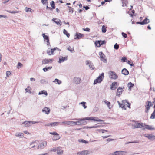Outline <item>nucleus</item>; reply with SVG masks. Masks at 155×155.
I'll return each instance as SVG.
<instances>
[{
  "instance_id": "f3484780",
  "label": "nucleus",
  "mask_w": 155,
  "mask_h": 155,
  "mask_svg": "<svg viewBox=\"0 0 155 155\" xmlns=\"http://www.w3.org/2000/svg\"><path fill=\"white\" fill-rule=\"evenodd\" d=\"M68 59V56L65 57H62L59 58L58 62L60 63L64 62L65 61L67 60Z\"/></svg>"
},
{
  "instance_id": "69168bd1",
  "label": "nucleus",
  "mask_w": 155,
  "mask_h": 155,
  "mask_svg": "<svg viewBox=\"0 0 155 155\" xmlns=\"http://www.w3.org/2000/svg\"><path fill=\"white\" fill-rule=\"evenodd\" d=\"M131 13H132L130 14V15L131 17H133L134 16V14L135 13V11L134 10H132Z\"/></svg>"
},
{
  "instance_id": "5fc2aeb1",
  "label": "nucleus",
  "mask_w": 155,
  "mask_h": 155,
  "mask_svg": "<svg viewBox=\"0 0 155 155\" xmlns=\"http://www.w3.org/2000/svg\"><path fill=\"white\" fill-rule=\"evenodd\" d=\"M127 63L131 66H134L133 63L132 62H131L129 60L127 61Z\"/></svg>"
},
{
  "instance_id": "a211bd4d",
  "label": "nucleus",
  "mask_w": 155,
  "mask_h": 155,
  "mask_svg": "<svg viewBox=\"0 0 155 155\" xmlns=\"http://www.w3.org/2000/svg\"><path fill=\"white\" fill-rule=\"evenodd\" d=\"M50 109L49 108H48L46 107H45L43 108V109L42 110V112H45V114H49V113L50 112Z\"/></svg>"
},
{
  "instance_id": "72a5a7b5",
  "label": "nucleus",
  "mask_w": 155,
  "mask_h": 155,
  "mask_svg": "<svg viewBox=\"0 0 155 155\" xmlns=\"http://www.w3.org/2000/svg\"><path fill=\"white\" fill-rule=\"evenodd\" d=\"M50 5L51 7V8H52L53 9H54L55 8V4L54 2L52 1L51 2H50Z\"/></svg>"
},
{
  "instance_id": "dca6fc26",
  "label": "nucleus",
  "mask_w": 155,
  "mask_h": 155,
  "mask_svg": "<svg viewBox=\"0 0 155 155\" xmlns=\"http://www.w3.org/2000/svg\"><path fill=\"white\" fill-rule=\"evenodd\" d=\"M81 79L80 78L75 77L74 78L73 81L77 84H79L80 83Z\"/></svg>"
},
{
  "instance_id": "bb28decb",
  "label": "nucleus",
  "mask_w": 155,
  "mask_h": 155,
  "mask_svg": "<svg viewBox=\"0 0 155 155\" xmlns=\"http://www.w3.org/2000/svg\"><path fill=\"white\" fill-rule=\"evenodd\" d=\"M90 153V152L88 150H85L81 151L82 155H87Z\"/></svg>"
},
{
  "instance_id": "393cba45",
  "label": "nucleus",
  "mask_w": 155,
  "mask_h": 155,
  "mask_svg": "<svg viewBox=\"0 0 155 155\" xmlns=\"http://www.w3.org/2000/svg\"><path fill=\"white\" fill-rule=\"evenodd\" d=\"M52 68V66H49L48 67H46L43 68L42 70L44 72H46L49 70H51Z\"/></svg>"
},
{
  "instance_id": "7c9ffc66",
  "label": "nucleus",
  "mask_w": 155,
  "mask_h": 155,
  "mask_svg": "<svg viewBox=\"0 0 155 155\" xmlns=\"http://www.w3.org/2000/svg\"><path fill=\"white\" fill-rule=\"evenodd\" d=\"M78 120H80L81 123H84V124H81V125H85L87 124V122L85 121V120L84 119V118L79 119Z\"/></svg>"
},
{
  "instance_id": "aec40b11",
  "label": "nucleus",
  "mask_w": 155,
  "mask_h": 155,
  "mask_svg": "<svg viewBox=\"0 0 155 155\" xmlns=\"http://www.w3.org/2000/svg\"><path fill=\"white\" fill-rule=\"evenodd\" d=\"M121 73L124 75H127L129 74V71L125 68H123L121 71Z\"/></svg>"
},
{
  "instance_id": "13d9d810",
  "label": "nucleus",
  "mask_w": 155,
  "mask_h": 155,
  "mask_svg": "<svg viewBox=\"0 0 155 155\" xmlns=\"http://www.w3.org/2000/svg\"><path fill=\"white\" fill-rule=\"evenodd\" d=\"M48 0H41V2L43 4H45L46 3H48L47 1Z\"/></svg>"
},
{
  "instance_id": "603ef678",
  "label": "nucleus",
  "mask_w": 155,
  "mask_h": 155,
  "mask_svg": "<svg viewBox=\"0 0 155 155\" xmlns=\"http://www.w3.org/2000/svg\"><path fill=\"white\" fill-rule=\"evenodd\" d=\"M81 104H82V106L84 107V108L85 109L87 107L85 105L86 102H81Z\"/></svg>"
},
{
  "instance_id": "0e129e2a",
  "label": "nucleus",
  "mask_w": 155,
  "mask_h": 155,
  "mask_svg": "<svg viewBox=\"0 0 155 155\" xmlns=\"http://www.w3.org/2000/svg\"><path fill=\"white\" fill-rule=\"evenodd\" d=\"M71 48V47L69 46L67 50H68L69 51L73 53V52H74L75 51H74V49L73 50H72L71 49H70V48Z\"/></svg>"
},
{
  "instance_id": "20e7f679",
  "label": "nucleus",
  "mask_w": 155,
  "mask_h": 155,
  "mask_svg": "<svg viewBox=\"0 0 155 155\" xmlns=\"http://www.w3.org/2000/svg\"><path fill=\"white\" fill-rule=\"evenodd\" d=\"M42 35L43 36L44 40L45 42H46L47 43V45L48 46H50L51 47L50 43L49 42V37L45 35V33H43L42 34Z\"/></svg>"
},
{
  "instance_id": "c756f323",
  "label": "nucleus",
  "mask_w": 155,
  "mask_h": 155,
  "mask_svg": "<svg viewBox=\"0 0 155 155\" xmlns=\"http://www.w3.org/2000/svg\"><path fill=\"white\" fill-rule=\"evenodd\" d=\"M53 82H55L56 84H60L62 83L61 81L59 80V79L56 78L55 80L53 81Z\"/></svg>"
},
{
  "instance_id": "f704fd0d",
  "label": "nucleus",
  "mask_w": 155,
  "mask_h": 155,
  "mask_svg": "<svg viewBox=\"0 0 155 155\" xmlns=\"http://www.w3.org/2000/svg\"><path fill=\"white\" fill-rule=\"evenodd\" d=\"M78 141L79 142H82V143L85 144H87L88 143V141H86L84 139L79 140Z\"/></svg>"
},
{
  "instance_id": "473e14b6",
  "label": "nucleus",
  "mask_w": 155,
  "mask_h": 155,
  "mask_svg": "<svg viewBox=\"0 0 155 155\" xmlns=\"http://www.w3.org/2000/svg\"><path fill=\"white\" fill-rule=\"evenodd\" d=\"M63 32L64 34L66 35L67 37L68 38H69L70 37V34L68 32L67 30L65 29H64L63 30Z\"/></svg>"
},
{
  "instance_id": "58836bf2",
  "label": "nucleus",
  "mask_w": 155,
  "mask_h": 155,
  "mask_svg": "<svg viewBox=\"0 0 155 155\" xmlns=\"http://www.w3.org/2000/svg\"><path fill=\"white\" fill-rule=\"evenodd\" d=\"M102 31L103 33H105L106 31V28L104 25L102 26Z\"/></svg>"
},
{
  "instance_id": "4c0bfd02",
  "label": "nucleus",
  "mask_w": 155,
  "mask_h": 155,
  "mask_svg": "<svg viewBox=\"0 0 155 155\" xmlns=\"http://www.w3.org/2000/svg\"><path fill=\"white\" fill-rule=\"evenodd\" d=\"M100 40H98L97 41H96L95 42V45L97 46L98 47H99L100 46H99V45H100Z\"/></svg>"
},
{
  "instance_id": "c9c22d12",
  "label": "nucleus",
  "mask_w": 155,
  "mask_h": 155,
  "mask_svg": "<svg viewBox=\"0 0 155 155\" xmlns=\"http://www.w3.org/2000/svg\"><path fill=\"white\" fill-rule=\"evenodd\" d=\"M15 135L20 137H21L23 136V134L22 133H16L15 134Z\"/></svg>"
},
{
  "instance_id": "f8f14e48",
  "label": "nucleus",
  "mask_w": 155,
  "mask_h": 155,
  "mask_svg": "<svg viewBox=\"0 0 155 155\" xmlns=\"http://www.w3.org/2000/svg\"><path fill=\"white\" fill-rule=\"evenodd\" d=\"M86 62L87 65H89V66L90 69L92 70H94V69H95L93 64L91 61H87Z\"/></svg>"
},
{
  "instance_id": "9b49d317",
  "label": "nucleus",
  "mask_w": 155,
  "mask_h": 155,
  "mask_svg": "<svg viewBox=\"0 0 155 155\" xmlns=\"http://www.w3.org/2000/svg\"><path fill=\"white\" fill-rule=\"evenodd\" d=\"M53 61V60L52 59H45L42 61V64H47L48 63H51Z\"/></svg>"
},
{
  "instance_id": "c85d7f7f",
  "label": "nucleus",
  "mask_w": 155,
  "mask_h": 155,
  "mask_svg": "<svg viewBox=\"0 0 155 155\" xmlns=\"http://www.w3.org/2000/svg\"><path fill=\"white\" fill-rule=\"evenodd\" d=\"M146 103L147 104L145 105V107H150V106L152 105L151 102L150 101H147Z\"/></svg>"
},
{
  "instance_id": "6e6552de",
  "label": "nucleus",
  "mask_w": 155,
  "mask_h": 155,
  "mask_svg": "<svg viewBox=\"0 0 155 155\" xmlns=\"http://www.w3.org/2000/svg\"><path fill=\"white\" fill-rule=\"evenodd\" d=\"M84 36V35L78 32H76L74 35V39L78 40Z\"/></svg>"
},
{
  "instance_id": "79ce46f5",
  "label": "nucleus",
  "mask_w": 155,
  "mask_h": 155,
  "mask_svg": "<svg viewBox=\"0 0 155 155\" xmlns=\"http://www.w3.org/2000/svg\"><path fill=\"white\" fill-rule=\"evenodd\" d=\"M22 66H23V65L20 62H18V64L17 67L18 69H20L21 68V67Z\"/></svg>"
},
{
  "instance_id": "f257e3e1",
  "label": "nucleus",
  "mask_w": 155,
  "mask_h": 155,
  "mask_svg": "<svg viewBox=\"0 0 155 155\" xmlns=\"http://www.w3.org/2000/svg\"><path fill=\"white\" fill-rule=\"evenodd\" d=\"M104 73H102L97 78L95 79L94 82V84H96L98 83H100L101 82L104 78Z\"/></svg>"
},
{
  "instance_id": "a18cd8bd",
  "label": "nucleus",
  "mask_w": 155,
  "mask_h": 155,
  "mask_svg": "<svg viewBox=\"0 0 155 155\" xmlns=\"http://www.w3.org/2000/svg\"><path fill=\"white\" fill-rule=\"evenodd\" d=\"M121 60L122 62H124L127 61V59L126 57H123L121 59Z\"/></svg>"
},
{
  "instance_id": "de8ad7c7",
  "label": "nucleus",
  "mask_w": 155,
  "mask_h": 155,
  "mask_svg": "<svg viewBox=\"0 0 155 155\" xmlns=\"http://www.w3.org/2000/svg\"><path fill=\"white\" fill-rule=\"evenodd\" d=\"M7 12L9 13H11L12 14L18 13L19 12L18 11H8Z\"/></svg>"
},
{
  "instance_id": "6ab92c4d",
  "label": "nucleus",
  "mask_w": 155,
  "mask_h": 155,
  "mask_svg": "<svg viewBox=\"0 0 155 155\" xmlns=\"http://www.w3.org/2000/svg\"><path fill=\"white\" fill-rule=\"evenodd\" d=\"M144 125L146 127L144 129H147L150 130H155V128L152 127V126L146 125L145 124H144Z\"/></svg>"
},
{
  "instance_id": "8fccbe9b",
  "label": "nucleus",
  "mask_w": 155,
  "mask_h": 155,
  "mask_svg": "<svg viewBox=\"0 0 155 155\" xmlns=\"http://www.w3.org/2000/svg\"><path fill=\"white\" fill-rule=\"evenodd\" d=\"M58 48L57 47H55L54 48H52L51 49V54H52V55H53L54 54L53 53L54 52V51H55L56 49H58Z\"/></svg>"
},
{
  "instance_id": "09e8293b",
  "label": "nucleus",
  "mask_w": 155,
  "mask_h": 155,
  "mask_svg": "<svg viewBox=\"0 0 155 155\" xmlns=\"http://www.w3.org/2000/svg\"><path fill=\"white\" fill-rule=\"evenodd\" d=\"M119 46L118 44L117 43H116L114 46V48L115 49L117 50L119 48Z\"/></svg>"
},
{
  "instance_id": "e2e57ef3",
  "label": "nucleus",
  "mask_w": 155,
  "mask_h": 155,
  "mask_svg": "<svg viewBox=\"0 0 155 155\" xmlns=\"http://www.w3.org/2000/svg\"><path fill=\"white\" fill-rule=\"evenodd\" d=\"M11 74V73L10 71H8L6 72V75L7 77H9Z\"/></svg>"
},
{
  "instance_id": "4be33fe9",
  "label": "nucleus",
  "mask_w": 155,
  "mask_h": 155,
  "mask_svg": "<svg viewBox=\"0 0 155 155\" xmlns=\"http://www.w3.org/2000/svg\"><path fill=\"white\" fill-rule=\"evenodd\" d=\"M102 126H103L102 125L100 124V125H97V124H96V125L95 126H91V127L86 126V127L85 128H98V127H102Z\"/></svg>"
},
{
  "instance_id": "0eeeda50",
  "label": "nucleus",
  "mask_w": 155,
  "mask_h": 155,
  "mask_svg": "<svg viewBox=\"0 0 155 155\" xmlns=\"http://www.w3.org/2000/svg\"><path fill=\"white\" fill-rule=\"evenodd\" d=\"M136 124H134L132 125L133 127L134 128H141L144 127L143 123H138L137 121H134Z\"/></svg>"
},
{
  "instance_id": "c03bdc74",
  "label": "nucleus",
  "mask_w": 155,
  "mask_h": 155,
  "mask_svg": "<svg viewBox=\"0 0 155 155\" xmlns=\"http://www.w3.org/2000/svg\"><path fill=\"white\" fill-rule=\"evenodd\" d=\"M31 10L32 9H31L27 7H26L25 9V11L27 12H31Z\"/></svg>"
},
{
  "instance_id": "b1692460",
  "label": "nucleus",
  "mask_w": 155,
  "mask_h": 155,
  "mask_svg": "<svg viewBox=\"0 0 155 155\" xmlns=\"http://www.w3.org/2000/svg\"><path fill=\"white\" fill-rule=\"evenodd\" d=\"M57 153L58 154L62 153V150H61V147H58L57 148Z\"/></svg>"
},
{
  "instance_id": "052dcab7",
  "label": "nucleus",
  "mask_w": 155,
  "mask_h": 155,
  "mask_svg": "<svg viewBox=\"0 0 155 155\" xmlns=\"http://www.w3.org/2000/svg\"><path fill=\"white\" fill-rule=\"evenodd\" d=\"M89 6H85L84 5L83 6V8H84L86 10H87L88 9H90V7H89Z\"/></svg>"
},
{
  "instance_id": "ea45409f",
  "label": "nucleus",
  "mask_w": 155,
  "mask_h": 155,
  "mask_svg": "<svg viewBox=\"0 0 155 155\" xmlns=\"http://www.w3.org/2000/svg\"><path fill=\"white\" fill-rule=\"evenodd\" d=\"M68 7L69 8V12L72 13L74 12V8L69 6H68Z\"/></svg>"
},
{
  "instance_id": "412c9836",
  "label": "nucleus",
  "mask_w": 155,
  "mask_h": 155,
  "mask_svg": "<svg viewBox=\"0 0 155 155\" xmlns=\"http://www.w3.org/2000/svg\"><path fill=\"white\" fill-rule=\"evenodd\" d=\"M31 121H25L22 123V124H24L25 127H29L31 125Z\"/></svg>"
},
{
  "instance_id": "f03ea898",
  "label": "nucleus",
  "mask_w": 155,
  "mask_h": 155,
  "mask_svg": "<svg viewBox=\"0 0 155 155\" xmlns=\"http://www.w3.org/2000/svg\"><path fill=\"white\" fill-rule=\"evenodd\" d=\"M84 119L85 120H93L97 122H104L103 120L98 119V118L94 117H87L84 118Z\"/></svg>"
},
{
  "instance_id": "39448f33",
  "label": "nucleus",
  "mask_w": 155,
  "mask_h": 155,
  "mask_svg": "<svg viewBox=\"0 0 155 155\" xmlns=\"http://www.w3.org/2000/svg\"><path fill=\"white\" fill-rule=\"evenodd\" d=\"M126 153V151H116L110 153L109 155H123Z\"/></svg>"
},
{
  "instance_id": "1a4fd4ad",
  "label": "nucleus",
  "mask_w": 155,
  "mask_h": 155,
  "mask_svg": "<svg viewBox=\"0 0 155 155\" xmlns=\"http://www.w3.org/2000/svg\"><path fill=\"white\" fill-rule=\"evenodd\" d=\"M144 136L150 140L153 141L155 140V136L152 135V134H144Z\"/></svg>"
},
{
  "instance_id": "864d4df0",
  "label": "nucleus",
  "mask_w": 155,
  "mask_h": 155,
  "mask_svg": "<svg viewBox=\"0 0 155 155\" xmlns=\"http://www.w3.org/2000/svg\"><path fill=\"white\" fill-rule=\"evenodd\" d=\"M50 134H52V135H54V136L59 135V134L55 132H50Z\"/></svg>"
},
{
  "instance_id": "ddd939ff",
  "label": "nucleus",
  "mask_w": 155,
  "mask_h": 155,
  "mask_svg": "<svg viewBox=\"0 0 155 155\" xmlns=\"http://www.w3.org/2000/svg\"><path fill=\"white\" fill-rule=\"evenodd\" d=\"M52 20L57 25H59L60 26H61L62 25L61 22L59 19L53 18Z\"/></svg>"
},
{
  "instance_id": "4d7b16f0",
  "label": "nucleus",
  "mask_w": 155,
  "mask_h": 155,
  "mask_svg": "<svg viewBox=\"0 0 155 155\" xmlns=\"http://www.w3.org/2000/svg\"><path fill=\"white\" fill-rule=\"evenodd\" d=\"M40 81L41 84L46 83H47L46 80L45 79H41Z\"/></svg>"
},
{
  "instance_id": "49530a36",
  "label": "nucleus",
  "mask_w": 155,
  "mask_h": 155,
  "mask_svg": "<svg viewBox=\"0 0 155 155\" xmlns=\"http://www.w3.org/2000/svg\"><path fill=\"white\" fill-rule=\"evenodd\" d=\"M99 132H101L103 133H104L105 132H107L108 131L107 130H106L104 129H98L97 130Z\"/></svg>"
},
{
  "instance_id": "680f3d73",
  "label": "nucleus",
  "mask_w": 155,
  "mask_h": 155,
  "mask_svg": "<svg viewBox=\"0 0 155 155\" xmlns=\"http://www.w3.org/2000/svg\"><path fill=\"white\" fill-rule=\"evenodd\" d=\"M83 30L84 31H86L88 32H89L90 31V29L89 28H83Z\"/></svg>"
},
{
  "instance_id": "6e6d98bb",
  "label": "nucleus",
  "mask_w": 155,
  "mask_h": 155,
  "mask_svg": "<svg viewBox=\"0 0 155 155\" xmlns=\"http://www.w3.org/2000/svg\"><path fill=\"white\" fill-rule=\"evenodd\" d=\"M79 120L78 121H76V125H81V124H84V123H81V121H80V120Z\"/></svg>"
},
{
  "instance_id": "3c124183",
  "label": "nucleus",
  "mask_w": 155,
  "mask_h": 155,
  "mask_svg": "<svg viewBox=\"0 0 155 155\" xmlns=\"http://www.w3.org/2000/svg\"><path fill=\"white\" fill-rule=\"evenodd\" d=\"M100 45H99V46H101V45H103V44H105L106 43V41L104 40H103V41L100 40Z\"/></svg>"
},
{
  "instance_id": "37998d69",
  "label": "nucleus",
  "mask_w": 155,
  "mask_h": 155,
  "mask_svg": "<svg viewBox=\"0 0 155 155\" xmlns=\"http://www.w3.org/2000/svg\"><path fill=\"white\" fill-rule=\"evenodd\" d=\"M150 118L151 119H154L155 118V113L153 112L151 114Z\"/></svg>"
},
{
  "instance_id": "4468645a",
  "label": "nucleus",
  "mask_w": 155,
  "mask_h": 155,
  "mask_svg": "<svg viewBox=\"0 0 155 155\" xmlns=\"http://www.w3.org/2000/svg\"><path fill=\"white\" fill-rule=\"evenodd\" d=\"M47 145V142L45 141L43 142L42 143L40 144L38 146V148L43 149Z\"/></svg>"
},
{
  "instance_id": "bf43d9fd",
  "label": "nucleus",
  "mask_w": 155,
  "mask_h": 155,
  "mask_svg": "<svg viewBox=\"0 0 155 155\" xmlns=\"http://www.w3.org/2000/svg\"><path fill=\"white\" fill-rule=\"evenodd\" d=\"M121 34L122 36L125 38H126L127 37V34L124 32H122Z\"/></svg>"
},
{
  "instance_id": "5701e85b",
  "label": "nucleus",
  "mask_w": 155,
  "mask_h": 155,
  "mask_svg": "<svg viewBox=\"0 0 155 155\" xmlns=\"http://www.w3.org/2000/svg\"><path fill=\"white\" fill-rule=\"evenodd\" d=\"M142 23L143 25L147 24L150 22L149 20L147 17H146L142 21Z\"/></svg>"
},
{
  "instance_id": "e433bc0d",
  "label": "nucleus",
  "mask_w": 155,
  "mask_h": 155,
  "mask_svg": "<svg viewBox=\"0 0 155 155\" xmlns=\"http://www.w3.org/2000/svg\"><path fill=\"white\" fill-rule=\"evenodd\" d=\"M104 102L107 105V107L109 108L110 109V103L107 100L104 101Z\"/></svg>"
},
{
  "instance_id": "cd10ccee",
  "label": "nucleus",
  "mask_w": 155,
  "mask_h": 155,
  "mask_svg": "<svg viewBox=\"0 0 155 155\" xmlns=\"http://www.w3.org/2000/svg\"><path fill=\"white\" fill-rule=\"evenodd\" d=\"M134 86V84L130 82H129L127 84V86L129 88V90H131Z\"/></svg>"
},
{
  "instance_id": "2eb2a0df",
  "label": "nucleus",
  "mask_w": 155,
  "mask_h": 155,
  "mask_svg": "<svg viewBox=\"0 0 155 155\" xmlns=\"http://www.w3.org/2000/svg\"><path fill=\"white\" fill-rule=\"evenodd\" d=\"M117 82H113L110 87V89L111 90H115V89L117 88Z\"/></svg>"
},
{
  "instance_id": "774afa93",
  "label": "nucleus",
  "mask_w": 155,
  "mask_h": 155,
  "mask_svg": "<svg viewBox=\"0 0 155 155\" xmlns=\"http://www.w3.org/2000/svg\"><path fill=\"white\" fill-rule=\"evenodd\" d=\"M146 108L145 112L146 113H147L148 112L149 110L150 109V107H145Z\"/></svg>"
},
{
  "instance_id": "338daca9",
  "label": "nucleus",
  "mask_w": 155,
  "mask_h": 155,
  "mask_svg": "<svg viewBox=\"0 0 155 155\" xmlns=\"http://www.w3.org/2000/svg\"><path fill=\"white\" fill-rule=\"evenodd\" d=\"M29 88L30 87L28 86L27 88H26L25 89V90L26 91V92H31L30 89H29Z\"/></svg>"
},
{
  "instance_id": "9d476101",
  "label": "nucleus",
  "mask_w": 155,
  "mask_h": 155,
  "mask_svg": "<svg viewBox=\"0 0 155 155\" xmlns=\"http://www.w3.org/2000/svg\"><path fill=\"white\" fill-rule=\"evenodd\" d=\"M99 55L100 56V59L101 61L104 63L107 62V60L105 58V55L103 54L102 51L99 52Z\"/></svg>"
},
{
  "instance_id": "2f4dec72",
  "label": "nucleus",
  "mask_w": 155,
  "mask_h": 155,
  "mask_svg": "<svg viewBox=\"0 0 155 155\" xmlns=\"http://www.w3.org/2000/svg\"><path fill=\"white\" fill-rule=\"evenodd\" d=\"M60 138V137L59 136V135H57L56 136H54L52 138V140H57L59 139Z\"/></svg>"
},
{
  "instance_id": "a19ab883",
  "label": "nucleus",
  "mask_w": 155,
  "mask_h": 155,
  "mask_svg": "<svg viewBox=\"0 0 155 155\" xmlns=\"http://www.w3.org/2000/svg\"><path fill=\"white\" fill-rule=\"evenodd\" d=\"M60 122H51V126H57L58 125V124Z\"/></svg>"
},
{
  "instance_id": "7ed1b4c3",
  "label": "nucleus",
  "mask_w": 155,
  "mask_h": 155,
  "mask_svg": "<svg viewBox=\"0 0 155 155\" xmlns=\"http://www.w3.org/2000/svg\"><path fill=\"white\" fill-rule=\"evenodd\" d=\"M109 77L112 79H116L118 78V76L117 74L114 71H110L109 72Z\"/></svg>"
},
{
  "instance_id": "a878e982",
  "label": "nucleus",
  "mask_w": 155,
  "mask_h": 155,
  "mask_svg": "<svg viewBox=\"0 0 155 155\" xmlns=\"http://www.w3.org/2000/svg\"><path fill=\"white\" fill-rule=\"evenodd\" d=\"M38 94V95L44 94L46 96H47L48 95V93L46 91L43 90L40 91Z\"/></svg>"
},
{
  "instance_id": "423d86ee",
  "label": "nucleus",
  "mask_w": 155,
  "mask_h": 155,
  "mask_svg": "<svg viewBox=\"0 0 155 155\" xmlns=\"http://www.w3.org/2000/svg\"><path fill=\"white\" fill-rule=\"evenodd\" d=\"M124 89L125 88L124 87H118L117 90L116 96L119 97L120 95L122 94Z\"/></svg>"
}]
</instances>
